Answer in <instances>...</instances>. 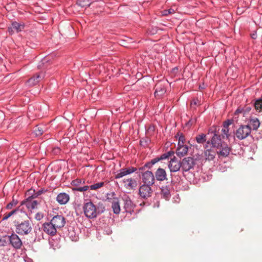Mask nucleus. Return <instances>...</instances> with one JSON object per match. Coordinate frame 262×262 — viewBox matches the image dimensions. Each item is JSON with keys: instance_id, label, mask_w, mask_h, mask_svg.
I'll return each instance as SVG.
<instances>
[{"instance_id": "nucleus-2", "label": "nucleus", "mask_w": 262, "mask_h": 262, "mask_svg": "<svg viewBox=\"0 0 262 262\" xmlns=\"http://www.w3.org/2000/svg\"><path fill=\"white\" fill-rule=\"evenodd\" d=\"M83 210L85 215L89 219L96 218L98 213L96 206L91 202L85 203Z\"/></svg>"}, {"instance_id": "nucleus-25", "label": "nucleus", "mask_w": 262, "mask_h": 262, "mask_svg": "<svg viewBox=\"0 0 262 262\" xmlns=\"http://www.w3.org/2000/svg\"><path fill=\"white\" fill-rule=\"evenodd\" d=\"M44 192L43 190H39L35 192L34 190L30 189L29 190L27 193V195H31L32 198H36L38 196L40 195Z\"/></svg>"}, {"instance_id": "nucleus-37", "label": "nucleus", "mask_w": 262, "mask_h": 262, "mask_svg": "<svg viewBox=\"0 0 262 262\" xmlns=\"http://www.w3.org/2000/svg\"><path fill=\"white\" fill-rule=\"evenodd\" d=\"M18 211V210L17 209H14L12 211H11V212H10L9 213H5L4 215V216H3V220H7L9 217H10V216H11L12 215H13L14 213H15L17 211Z\"/></svg>"}, {"instance_id": "nucleus-3", "label": "nucleus", "mask_w": 262, "mask_h": 262, "mask_svg": "<svg viewBox=\"0 0 262 262\" xmlns=\"http://www.w3.org/2000/svg\"><path fill=\"white\" fill-rule=\"evenodd\" d=\"M32 230L30 222L27 220L16 225V232L21 235L29 234Z\"/></svg>"}, {"instance_id": "nucleus-18", "label": "nucleus", "mask_w": 262, "mask_h": 262, "mask_svg": "<svg viewBox=\"0 0 262 262\" xmlns=\"http://www.w3.org/2000/svg\"><path fill=\"white\" fill-rule=\"evenodd\" d=\"M70 196L66 193H60L56 197V201L61 205L67 204L69 201Z\"/></svg>"}, {"instance_id": "nucleus-23", "label": "nucleus", "mask_w": 262, "mask_h": 262, "mask_svg": "<svg viewBox=\"0 0 262 262\" xmlns=\"http://www.w3.org/2000/svg\"><path fill=\"white\" fill-rule=\"evenodd\" d=\"M216 153L211 149H207L204 152V157L207 160H212L215 156Z\"/></svg>"}, {"instance_id": "nucleus-31", "label": "nucleus", "mask_w": 262, "mask_h": 262, "mask_svg": "<svg viewBox=\"0 0 262 262\" xmlns=\"http://www.w3.org/2000/svg\"><path fill=\"white\" fill-rule=\"evenodd\" d=\"M125 169L124 168L121 169L119 171H118L117 173L115 175V179H120L124 177L126 175L125 172Z\"/></svg>"}, {"instance_id": "nucleus-22", "label": "nucleus", "mask_w": 262, "mask_h": 262, "mask_svg": "<svg viewBox=\"0 0 262 262\" xmlns=\"http://www.w3.org/2000/svg\"><path fill=\"white\" fill-rule=\"evenodd\" d=\"M34 199V198H32L31 197V195H29L28 198L26 199L27 206L28 208L33 209L37 207L39 202L36 200H33Z\"/></svg>"}, {"instance_id": "nucleus-8", "label": "nucleus", "mask_w": 262, "mask_h": 262, "mask_svg": "<svg viewBox=\"0 0 262 262\" xmlns=\"http://www.w3.org/2000/svg\"><path fill=\"white\" fill-rule=\"evenodd\" d=\"M151 185L143 184L139 188V194L143 199H147L151 196L152 190L150 187Z\"/></svg>"}, {"instance_id": "nucleus-6", "label": "nucleus", "mask_w": 262, "mask_h": 262, "mask_svg": "<svg viewBox=\"0 0 262 262\" xmlns=\"http://www.w3.org/2000/svg\"><path fill=\"white\" fill-rule=\"evenodd\" d=\"M181 162V168L185 171H188L193 168L195 165L194 159L191 157L184 158Z\"/></svg>"}, {"instance_id": "nucleus-15", "label": "nucleus", "mask_w": 262, "mask_h": 262, "mask_svg": "<svg viewBox=\"0 0 262 262\" xmlns=\"http://www.w3.org/2000/svg\"><path fill=\"white\" fill-rule=\"evenodd\" d=\"M24 29V25L19 24L16 21L13 22L11 27L9 28L8 31L10 34L14 32H19Z\"/></svg>"}, {"instance_id": "nucleus-11", "label": "nucleus", "mask_w": 262, "mask_h": 262, "mask_svg": "<svg viewBox=\"0 0 262 262\" xmlns=\"http://www.w3.org/2000/svg\"><path fill=\"white\" fill-rule=\"evenodd\" d=\"M8 238L12 246L15 249H20L22 246V242L19 236L16 234H12L9 236Z\"/></svg>"}, {"instance_id": "nucleus-38", "label": "nucleus", "mask_w": 262, "mask_h": 262, "mask_svg": "<svg viewBox=\"0 0 262 262\" xmlns=\"http://www.w3.org/2000/svg\"><path fill=\"white\" fill-rule=\"evenodd\" d=\"M125 169V172L126 173V175L129 174L130 173H132L134 172H135L137 169L134 167H130L128 168H124Z\"/></svg>"}, {"instance_id": "nucleus-34", "label": "nucleus", "mask_w": 262, "mask_h": 262, "mask_svg": "<svg viewBox=\"0 0 262 262\" xmlns=\"http://www.w3.org/2000/svg\"><path fill=\"white\" fill-rule=\"evenodd\" d=\"M158 162V160L155 158L152 159L150 162L146 163L144 165L146 168L150 169L152 165Z\"/></svg>"}, {"instance_id": "nucleus-29", "label": "nucleus", "mask_w": 262, "mask_h": 262, "mask_svg": "<svg viewBox=\"0 0 262 262\" xmlns=\"http://www.w3.org/2000/svg\"><path fill=\"white\" fill-rule=\"evenodd\" d=\"M255 109L260 112H262V99H258L254 103Z\"/></svg>"}, {"instance_id": "nucleus-12", "label": "nucleus", "mask_w": 262, "mask_h": 262, "mask_svg": "<svg viewBox=\"0 0 262 262\" xmlns=\"http://www.w3.org/2000/svg\"><path fill=\"white\" fill-rule=\"evenodd\" d=\"M155 180L159 181L167 180V173L165 170L162 168H158L155 172Z\"/></svg>"}, {"instance_id": "nucleus-7", "label": "nucleus", "mask_w": 262, "mask_h": 262, "mask_svg": "<svg viewBox=\"0 0 262 262\" xmlns=\"http://www.w3.org/2000/svg\"><path fill=\"white\" fill-rule=\"evenodd\" d=\"M122 183L124 188L128 191L135 190L138 185L136 179L132 178L124 179L122 180Z\"/></svg>"}, {"instance_id": "nucleus-36", "label": "nucleus", "mask_w": 262, "mask_h": 262, "mask_svg": "<svg viewBox=\"0 0 262 262\" xmlns=\"http://www.w3.org/2000/svg\"><path fill=\"white\" fill-rule=\"evenodd\" d=\"M161 193L164 195L165 199H167L169 195V191L166 187H163L161 189Z\"/></svg>"}, {"instance_id": "nucleus-24", "label": "nucleus", "mask_w": 262, "mask_h": 262, "mask_svg": "<svg viewBox=\"0 0 262 262\" xmlns=\"http://www.w3.org/2000/svg\"><path fill=\"white\" fill-rule=\"evenodd\" d=\"M259 125L260 122L258 119L257 118H253L250 120L248 125H249L250 127L252 126L253 130H256L259 127Z\"/></svg>"}, {"instance_id": "nucleus-26", "label": "nucleus", "mask_w": 262, "mask_h": 262, "mask_svg": "<svg viewBox=\"0 0 262 262\" xmlns=\"http://www.w3.org/2000/svg\"><path fill=\"white\" fill-rule=\"evenodd\" d=\"M251 110V107L250 106H246L244 108H238L235 112V115L238 114L239 113H242L243 115V116H245L246 114L249 113Z\"/></svg>"}, {"instance_id": "nucleus-32", "label": "nucleus", "mask_w": 262, "mask_h": 262, "mask_svg": "<svg viewBox=\"0 0 262 262\" xmlns=\"http://www.w3.org/2000/svg\"><path fill=\"white\" fill-rule=\"evenodd\" d=\"M165 90L164 88H159V86L157 85L156 89L155 92V95H162L165 92Z\"/></svg>"}, {"instance_id": "nucleus-14", "label": "nucleus", "mask_w": 262, "mask_h": 262, "mask_svg": "<svg viewBox=\"0 0 262 262\" xmlns=\"http://www.w3.org/2000/svg\"><path fill=\"white\" fill-rule=\"evenodd\" d=\"M233 121L232 120H227L225 121L223 124V126L222 129V138H228L230 136L229 128V126L230 125L233 123Z\"/></svg>"}, {"instance_id": "nucleus-20", "label": "nucleus", "mask_w": 262, "mask_h": 262, "mask_svg": "<svg viewBox=\"0 0 262 262\" xmlns=\"http://www.w3.org/2000/svg\"><path fill=\"white\" fill-rule=\"evenodd\" d=\"M112 208L114 213L119 214L120 213V206L118 198H114L113 199L112 201Z\"/></svg>"}, {"instance_id": "nucleus-17", "label": "nucleus", "mask_w": 262, "mask_h": 262, "mask_svg": "<svg viewBox=\"0 0 262 262\" xmlns=\"http://www.w3.org/2000/svg\"><path fill=\"white\" fill-rule=\"evenodd\" d=\"M188 151V146L187 145L178 144V147L177 149L176 154L179 157H182L187 155Z\"/></svg>"}, {"instance_id": "nucleus-27", "label": "nucleus", "mask_w": 262, "mask_h": 262, "mask_svg": "<svg viewBox=\"0 0 262 262\" xmlns=\"http://www.w3.org/2000/svg\"><path fill=\"white\" fill-rule=\"evenodd\" d=\"M45 127L42 125H37L34 129L33 132L36 136L41 135L45 130Z\"/></svg>"}, {"instance_id": "nucleus-40", "label": "nucleus", "mask_w": 262, "mask_h": 262, "mask_svg": "<svg viewBox=\"0 0 262 262\" xmlns=\"http://www.w3.org/2000/svg\"><path fill=\"white\" fill-rule=\"evenodd\" d=\"M5 237H0V246H4L6 244V239H5Z\"/></svg>"}, {"instance_id": "nucleus-35", "label": "nucleus", "mask_w": 262, "mask_h": 262, "mask_svg": "<svg viewBox=\"0 0 262 262\" xmlns=\"http://www.w3.org/2000/svg\"><path fill=\"white\" fill-rule=\"evenodd\" d=\"M104 184V182H99L91 185L90 187L92 190H96L102 187Z\"/></svg>"}, {"instance_id": "nucleus-39", "label": "nucleus", "mask_w": 262, "mask_h": 262, "mask_svg": "<svg viewBox=\"0 0 262 262\" xmlns=\"http://www.w3.org/2000/svg\"><path fill=\"white\" fill-rule=\"evenodd\" d=\"M185 141V139L184 136H181L179 137V139L178 144L180 143V144H181L182 145H184Z\"/></svg>"}, {"instance_id": "nucleus-33", "label": "nucleus", "mask_w": 262, "mask_h": 262, "mask_svg": "<svg viewBox=\"0 0 262 262\" xmlns=\"http://www.w3.org/2000/svg\"><path fill=\"white\" fill-rule=\"evenodd\" d=\"M172 153H171L170 151H169L167 153L164 154L162 155L160 157H156L155 159L156 160H158V162L162 160H164L168 158Z\"/></svg>"}, {"instance_id": "nucleus-45", "label": "nucleus", "mask_w": 262, "mask_h": 262, "mask_svg": "<svg viewBox=\"0 0 262 262\" xmlns=\"http://www.w3.org/2000/svg\"><path fill=\"white\" fill-rule=\"evenodd\" d=\"M145 168L146 167H145V165H144L143 166L140 167L139 170L140 171H141V173L142 172L145 171L144 170H145Z\"/></svg>"}, {"instance_id": "nucleus-5", "label": "nucleus", "mask_w": 262, "mask_h": 262, "mask_svg": "<svg viewBox=\"0 0 262 262\" xmlns=\"http://www.w3.org/2000/svg\"><path fill=\"white\" fill-rule=\"evenodd\" d=\"M142 181L144 184L152 185L155 183V178L153 173L149 170L141 172Z\"/></svg>"}, {"instance_id": "nucleus-4", "label": "nucleus", "mask_w": 262, "mask_h": 262, "mask_svg": "<svg viewBox=\"0 0 262 262\" xmlns=\"http://www.w3.org/2000/svg\"><path fill=\"white\" fill-rule=\"evenodd\" d=\"M251 128L249 125H241L235 132V136L238 140L246 138L251 133Z\"/></svg>"}, {"instance_id": "nucleus-46", "label": "nucleus", "mask_w": 262, "mask_h": 262, "mask_svg": "<svg viewBox=\"0 0 262 262\" xmlns=\"http://www.w3.org/2000/svg\"><path fill=\"white\" fill-rule=\"evenodd\" d=\"M251 37L253 39H255L256 38V34H253L251 35Z\"/></svg>"}, {"instance_id": "nucleus-30", "label": "nucleus", "mask_w": 262, "mask_h": 262, "mask_svg": "<svg viewBox=\"0 0 262 262\" xmlns=\"http://www.w3.org/2000/svg\"><path fill=\"white\" fill-rule=\"evenodd\" d=\"M77 4L82 7H90L92 4L91 3H89V0H78Z\"/></svg>"}, {"instance_id": "nucleus-9", "label": "nucleus", "mask_w": 262, "mask_h": 262, "mask_svg": "<svg viewBox=\"0 0 262 262\" xmlns=\"http://www.w3.org/2000/svg\"><path fill=\"white\" fill-rule=\"evenodd\" d=\"M57 229H61L66 224L64 217L62 215H57L54 216L50 221Z\"/></svg>"}, {"instance_id": "nucleus-1", "label": "nucleus", "mask_w": 262, "mask_h": 262, "mask_svg": "<svg viewBox=\"0 0 262 262\" xmlns=\"http://www.w3.org/2000/svg\"><path fill=\"white\" fill-rule=\"evenodd\" d=\"M216 129L217 127L213 126L209 129L208 134L213 133V136L210 141H208L207 143L208 144L210 143L212 147L216 148L218 150L216 152L219 156L227 157L230 153V148L226 143L222 141L221 137Z\"/></svg>"}, {"instance_id": "nucleus-41", "label": "nucleus", "mask_w": 262, "mask_h": 262, "mask_svg": "<svg viewBox=\"0 0 262 262\" xmlns=\"http://www.w3.org/2000/svg\"><path fill=\"white\" fill-rule=\"evenodd\" d=\"M17 204L16 202H14V200L10 203L9 204H8L7 206V209H11L12 208V207L14 206V205H16Z\"/></svg>"}, {"instance_id": "nucleus-44", "label": "nucleus", "mask_w": 262, "mask_h": 262, "mask_svg": "<svg viewBox=\"0 0 262 262\" xmlns=\"http://www.w3.org/2000/svg\"><path fill=\"white\" fill-rule=\"evenodd\" d=\"M174 12V10L172 9H170L169 10H166L164 11V15H167V14H172Z\"/></svg>"}, {"instance_id": "nucleus-21", "label": "nucleus", "mask_w": 262, "mask_h": 262, "mask_svg": "<svg viewBox=\"0 0 262 262\" xmlns=\"http://www.w3.org/2000/svg\"><path fill=\"white\" fill-rule=\"evenodd\" d=\"M43 74H36L32 77L30 78L28 80V82L29 85H34L37 84L40 80V79L43 78Z\"/></svg>"}, {"instance_id": "nucleus-19", "label": "nucleus", "mask_w": 262, "mask_h": 262, "mask_svg": "<svg viewBox=\"0 0 262 262\" xmlns=\"http://www.w3.org/2000/svg\"><path fill=\"white\" fill-rule=\"evenodd\" d=\"M82 180L80 179H77L72 182V184L73 185L77 186L76 188L74 189V190H77L80 192L85 191L88 190L89 188V186H84L83 187H78V186L81 183Z\"/></svg>"}, {"instance_id": "nucleus-13", "label": "nucleus", "mask_w": 262, "mask_h": 262, "mask_svg": "<svg viewBox=\"0 0 262 262\" xmlns=\"http://www.w3.org/2000/svg\"><path fill=\"white\" fill-rule=\"evenodd\" d=\"M168 167L171 172H177L181 167V162L177 160L175 158H173L169 161Z\"/></svg>"}, {"instance_id": "nucleus-42", "label": "nucleus", "mask_w": 262, "mask_h": 262, "mask_svg": "<svg viewBox=\"0 0 262 262\" xmlns=\"http://www.w3.org/2000/svg\"><path fill=\"white\" fill-rule=\"evenodd\" d=\"M199 103V101L198 99H193L191 102V106L192 107L197 105Z\"/></svg>"}, {"instance_id": "nucleus-10", "label": "nucleus", "mask_w": 262, "mask_h": 262, "mask_svg": "<svg viewBox=\"0 0 262 262\" xmlns=\"http://www.w3.org/2000/svg\"><path fill=\"white\" fill-rule=\"evenodd\" d=\"M43 231L48 235L54 236L57 233V229L51 222H46L42 225Z\"/></svg>"}, {"instance_id": "nucleus-43", "label": "nucleus", "mask_w": 262, "mask_h": 262, "mask_svg": "<svg viewBox=\"0 0 262 262\" xmlns=\"http://www.w3.org/2000/svg\"><path fill=\"white\" fill-rule=\"evenodd\" d=\"M43 217V215L40 213H37L35 215V219L40 221Z\"/></svg>"}, {"instance_id": "nucleus-16", "label": "nucleus", "mask_w": 262, "mask_h": 262, "mask_svg": "<svg viewBox=\"0 0 262 262\" xmlns=\"http://www.w3.org/2000/svg\"><path fill=\"white\" fill-rule=\"evenodd\" d=\"M122 200L124 202V208L126 212H129L133 208V204L130 198L127 195L122 196Z\"/></svg>"}, {"instance_id": "nucleus-28", "label": "nucleus", "mask_w": 262, "mask_h": 262, "mask_svg": "<svg viewBox=\"0 0 262 262\" xmlns=\"http://www.w3.org/2000/svg\"><path fill=\"white\" fill-rule=\"evenodd\" d=\"M195 140L197 143L203 144L206 141V135L204 134H201L195 137Z\"/></svg>"}]
</instances>
